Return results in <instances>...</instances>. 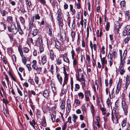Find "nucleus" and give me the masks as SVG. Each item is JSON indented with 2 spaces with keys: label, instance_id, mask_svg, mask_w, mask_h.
Instances as JSON below:
<instances>
[{
  "label": "nucleus",
  "instance_id": "nucleus-1",
  "mask_svg": "<svg viewBox=\"0 0 130 130\" xmlns=\"http://www.w3.org/2000/svg\"><path fill=\"white\" fill-rule=\"evenodd\" d=\"M119 51L120 56L121 65H123V63L125 62V57L127 55V51L126 50H124L123 54L121 50H120Z\"/></svg>",
  "mask_w": 130,
  "mask_h": 130
},
{
  "label": "nucleus",
  "instance_id": "nucleus-2",
  "mask_svg": "<svg viewBox=\"0 0 130 130\" xmlns=\"http://www.w3.org/2000/svg\"><path fill=\"white\" fill-rule=\"evenodd\" d=\"M122 34L124 36L130 35V26L127 25L123 29Z\"/></svg>",
  "mask_w": 130,
  "mask_h": 130
},
{
  "label": "nucleus",
  "instance_id": "nucleus-3",
  "mask_svg": "<svg viewBox=\"0 0 130 130\" xmlns=\"http://www.w3.org/2000/svg\"><path fill=\"white\" fill-rule=\"evenodd\" d=\"M7 27L8 31L10 32L12 31L14 34H16L18 32V30L14 24L11 25V27L9 26H8Z\"/></svg>",
  "mask_w": 130,
  "mask_h": 130
},
{
  "label": "nucleus",
  "instance_id": "nucleus-4",
  "mask_svg": "<svg viewBox=\"0 0 130 130\" xmlns=\"http://www.w3.org/2000/svg\"><path fill=\"white\" fill-rule=\"evenodd\" d=\"M121 104L124 114L125 115H126L128 112V106L124 101H122Z\"/></svg>",
  "mask_w": 130,
  "mask_h": 130
},
{
  "label": "nucleus",
  "instance_id": "nucleus-5",
  "mask_svg": "<svg viewBox=\"0 0 130 130\" xmlns=\"http://www.w3.org/2000/svg\"><path fill=\"white\" fill-rule=\"evenodd\" d=\"M109 54L110 56V57H111L112 58L113 57L114 58H116L117 57V53L115 50L113 49L112 51L111 50H110Z\"/></svg>",
  "mask_w": 130,
  "mask_h": 130
},
{
  "label": "nucleus",
  "instance_id": "nucleus-6",
  "mask_svg": "<svg viewBox=\"0 0 130 130\" xmlns=\"http://www.w3.org/2000/svg\"><path fill=\"white\" fill-rule=\"evenodd\" d=\"M78 73V76L76 77V80L80 82L85 80L83 74L82 73L79 74V72Z\"/></svg>",
  "mask_w": 130,
  "mask_h": 130
},
{
  "label": "nucleus",
  "instance_id": "nucleus-7",
  "mask_svg": "<svg viewBox=\"0 0 130 130\" xmlns=\"http://www.w3.org/2000/svg\"><path fill=\"white\" fill-rule=\"evenodd\" d=\"M41 62L42 64H44L47 61L46 57L45 55L43 54L41 56Z\"/></svg>",
  "mask_w": 130,
  "mask_h": 130
},
{
  "label": "nucleus",
  "instance_id": "nucleus-8",
  "mask_svg": "<svg viewBox=\"0 0 130 130\" xmlns=\"http://www.w3.org/2000/svg\"><path fill=\"white\" fill-rule=\"evenodd\" d=\"M34 17H33L31 18L29 24V28L30 29H31L34 26L33 22L34 21Z\"/></svg>",
  "mask_w": 130,
  "mask_h": 130
},
{
  "label": "nucleus",
  "instance_id": "nucleus-9",
  "mask_svg": "<svg viewBox=\"0 0 130 130\" xmlns=\"http://www.w3.org/2000/svg\"><path fill=\"white\" fill-rule=\"evenodd\" d=\"M54 42L55 43V46L57 49L60 48L61 47V44L60 43L57 39L55 40H54Z\"/></svg>",
  "mask_w": 130,
  "mask_h": 130
},
{
  "label": "nucleus",
  "instance_id": "nucleus-10",
  "mask_svg": "<svg viewBox=\"0 0 130 130\" xmlns=\"http://www.w3.org/2000/svg\"><path fill=\"white\" fill-rule=\"evenodd\" d=\"M57 19L58 21V23H59V24H60V26H62V24H61V22L62 21V19L61 18V17L60 14H59V13H57Z\"/></svg>",
  "mask_w": 130,
  "mask_h": 130
},
{
  "label": "nucleus",
  "instance_id": "nucleus-11",
  "mask_svg": "<svg viewBox=\"0 0 130 130\" xmlns=\"http://www.w3.org/2000/svg\"><path fill=\"white\" fill-rule=\"evenodd\" d=\"M49 92L48 90H45L43 92V95L45 98H47L49 96Z\"/></svg>",
  "mask_w": 130,
  "mask_h": 130
},
{
  "label": "nucleus",
  "instance_id": "nucleus-12",
  "mask_svg": "<svg viewBox=\"0 0 130 130\" xmlns=\"http://www.w3.org/2000/svg\"><path fill=\"white\" fill-rule=\"evenodd\" d=\"M67 112L69 113L70 111L71 105H70V101L69 100H68L67 101Z\"/></svg>",
  "mask_w": 130,
  "mask_h": 130
},
{
  "label": "nucleus",
  "instance_id": "nucleus-13",
  "mask_svg": "<svg viewBox=\"0 0 130 130\" xmlns=\"http://www.w3.org/2000/svg\"><path fill=\"white\" fill-rule=\"evenodd\" d=\"M126 19V20H128L130 18V11H126L125 13Z\"/></svg>",
  "mask_w": 130,
  "mask_h": 130
},
{
  "label": "nucleus",
  "instance_id": "nucleus-14",
  "mask_svg": "<svg viewBox=\"0 0 130 130\" xmlns=\"http://www.w3.org/2000/svg\"><path fill=\"white\" fill-rule=\"evenodd\" d=\"M17 26L18 28V30L19 34L22 35L23 34V32L22 30L21 27L20 26V24L19 22H17Z\"/></svg>",
  "mask_w": 130,
  "mask_h": 130
},
{
  "label": "nucleus",
  "instance_id": "nucleus-15",
  "mask_svg": "<svg viewBox=\"0 0 130 130\" xmlns=\"http://www.w3.org/2000/svg\"><path fill=\"white\" fill-rule=\"evenodd\" d=\"M101 61V64H106L107 63V60H106V58L105 57H103L102 58L101 56H100Z\"/></svg>",
  "mask_w": 130,
  "mask_h": 130
},
{
  "label": "nucleus",
  "instance_id": "nucleus-16",
  "mask_svg": "<svg viewBox=\"0 0 130 130\" xmlns=\"http://www.w3.org/2000/svg\"><path fill=\"white\" fill-rule=\"evenodd\" d=\"M65 102L64 101H63V102H62L61 103V104L60 105V108H61V111H60V112L61 113V112H64V108H65Z\"/></svg>",
  "mask_w": 130,
  "mask_h": 130
},
{
  "label": "nucleus",
  "instance_id": "nucleus-17",
  "mask_svg": "<svg viewBox=\"0 0 130 130\" xmlns=\"http://www.w3.org/2000/svg\"><path fill=\"white\" fill-rule=\"evenodd\" d=\"M22 62L25 65L26 64L27 60L28 61L30 60V59L29 58L26 57H22Z\"/></svg>",
  "mask_w": 130,
  "mask_h": 130
},
{
  "label": "nucleus",
  "instance_id": "nucleus-18",
  "mask_svg": "<svg viewBox=\"0 0 130 130\" xmlns=\"http://www.w3.org/2000/svg\"><path fill=\"white\" fill-rule=\"evenodd\" d=\"M114 115L115 116V119H114V120H116V121L115 122V124H116L118 123V113L116 112L115 110H114Z\"/></svg>",
  "mask_w": 130,
  "mask_h": 130
},
{
  "label": "nucleus",
  "instance_id": "nucleus-19",
  "mask_svg": "<svg viewBox=\"0 0 130 130\" xmlns=\"http://www.w3.org/2000/svg\"><path fill=\"white\" fill-rule=\"evenodd\" d=\"M121 84L119 82L118 83L116 87V92L117 93H119L120 89Z\"/></svg>",
  "mask_w": 130,
  "mask_h": 130
},
{
  "label": "nucleus",
  "instance_id": "nucleus-20",
  "mask_svg": "<svg viewBox=\"0 0 130 130\" xmlns=\"http://www.w3.org/2000/svg\"><path fill=\"white\" fill-rule=\"evenodd\" d=\"M130 77L127 75L126 77V82L124 85H129L130 83Z\"/></svg>",
  "mask_w": 130,
  "mask_h": 130
},
{
  "label": "nucleus",
  "instance_id": "nucleus-21",
  "mask_svg": "<svg viewBox=\"0 0 130 130\" xmlns=\"http://www.w3.org/2000/svg\"><path fill=\"white\" fill-rule=\"evenodd\" d=\"M0 12L3 17L6 16L8 14V12L4 10H1Z\"/></svg>",
  "mask_w": 130,
  "mask_h": 130
},
{
  "label": "nucleus",
  "instance_id": "nucleus-22",
  "mask_svg": "<svg viewBox=\"0 0 130 130\" xmlns=\"http://www.w3.org/2000/svg\"><path fill=\"white\" fill-rule=\"evenodd\" d=\"M114 88L112 89L110 92L109 91V94L110 98H112L115 96V94L114 93Z\"/></svg>",
  "mask_w": 130,
  "mask_h": 130
},
{
  "label": "nucleus",
  "instance_id": "nucleus-23",
  "mask_svg": "<svg viewBox=\"0 0 130 130\" xmlns=\"http://www.w3.org/2000/svg\"><path fill=\"white\" fill-rule=\"evenodd\" d=\"M126 124V119L124 118L122 121L121 123V125L123 128L125 127Z\"/></svg>",
  "mask_w": 130,
  "mask_h": 130
},
{
  "label": "nucleus",
  "instance_id": "nucleus-24",
  "mask_svg": "<svg viewBox=\"0 0 130 130\" xmlns=\"http://www.w3.org/2000/svg\"><path fill=\"white\" fill-rule=\"evenodd\" d=\"M39 32V30L37 29H34L32 32V35L33 36H36Z\"/></svg>",
  "mask_w": 130,
  "mask_h": 130
},
{
  "label": "nucleus",
  "instance_id": "nucleus-25",
  "mask_svg": "<svg viewBox=\"0 0 130 130\" xmlns=\"http://www.w3.org/2000/svg\"><path fill=\"white\" fill-rule=\"evenodd\" d=\"M114 27L118 31L119 30L120 27L119 23L117 22L115 23Z\"/></svg>",
  "mask_w": 130,
  "mask_h": 130
},
{
  "label": "nucleus",
  "instance_id": "nucleus-26",
  "mask_svg": "<svg viewBox=\"0 0 130 130\" xmlns=\"http://www.w3.org/2000/svg\"><path fill=\"white\" fill-rule=\"evenodd\" d=\"M50 58L51 60H53L54 59V55L52 50H50Z\"/></svg>",
  "mask_w": 130,
  "mask_h": 130
},
{
  "label": "nucleus",
  "instance_id": "nucleus-27",
  "mask_svg": "<svg viewBox=\"0 0 130 130\" xmlns=\"http://www.w3.org/2000/svg\"><path fill=\"white\" fill-rule=\"evenodd\" d=\"M129 85H124V90L126 93L129 90V88L128 87Z\"/></svg>",
  "mask_w": 130,
  "mask_h": 130
},
{
  "label": "nucleus",
  "instance_id": "nucleus-28",
  "mask_svg": "<svg viewBox=\"0 0 130 130\" xmlns=\"http://www.w3.org/2000/svg\"><path fill=\"white\" fill-rule=\"evenodd\" d=\"M122 66L121 67L119 70V71L120 72V74L122 75H123L125 72V71L124 70V68H123L122 66L123 65H121Z\"/></svg>",
  "mask_w": 130,
  "mask_h": 130
},
{
  "label": "nucleus",
  "instance_id": "nucleus-29",
  "mask_svg": "<svg viewBox=\"0 0 130 130\" xmlns=\"http://www.w3.org/2000/svg\"><path fill=\"white\" fill-rule=\"evenodd\" d=\"M46 29L48 30V34L50 36H52V29L51 26L46 28Z\"/></svg>",
  "mask_w": 130,
  "mask_h": 130
},
{
  "label": "nucleus",
  "instance_id": "nucleus-30",
  "mask_svg": "<svg viewBox=\"0 0 130 130\" xmlns=\"http://www.w3.org/2000/svg\"><path fill=\"white\" fill-rule=\"evenodd\" d=\"M120 5L122 9H123L125 6V3L124 0L121 1L120 2Z\"/></svg>",
  "mask_w": 130,
  "mask_h": 130
},
{
  "label": "nucleus",
  "instance_id": "nucleus-31",
  "mask_svg": "<svg viewBox=\"0 0 130 130\" xmlns=\"http://www.w3.org/2000/svg\"><path fill=\"white\" fill-rule=\"evenodd\" d=\"M1 24L2 25V26L4 27L3 29H2L1 27V29L0 28L1 31H4L6 29V26L4 23H1Z\"/></svg>",
  "mask_w": 130,
  "mask_h": 130
},
{
  "label": "nucleus",
  "instance_id": "nucleus-32",
  "mask_svg": "<svg viewBox=\"0 0 130 130\" xmlns=\"http://www.w3.org/2000/svg\"><path fill=\"white\" fill-rule=\"evenodd\" d=\"M35 70H36L37 74H40L42 68L41 67H37Z\"/></svg>",
  "mask_w": 130,
  "mask_h": 130
},
{
  "label": "nucleus",
  "instance_id": "nucleus-33",
  "mask_svg": "<svg viewBox=\"0 0 130 130\" xmlns=\"http://www.w3.org/2000/svg\"><path fill=\"white\" fill-rule=\"evenodd\" d=\"M78 95L79 97L82 100V99L84 97V94L81 92H80L78 93Z\"/></svg>",
  "mask_w": 130,
  "mask_h": 130
},
{
  "label": "nucleus",
  "instance_id": "nucleus-34",
  "mask_svg": "<svg viewBox=\"0 0 130 130\" xmlns=\"http://www.w3.org/2000/svg\"><path fill=\"white\" fill-rule=\"evenodd\" d=\"M3 111L5 116L9 114L8 110L7 109H6L4 107Z\"/></svg>",
  "mask_w": 130,
  "mask_h": 130
},
{
  "label": "nucleus",
  "instance_id": "nucleus-35",
  "mask_svg": "<svg viewBox=\"0 0 130 130\" xmlns=\"http://www.w3.org/2000/svg\"><path fill=\"white\" fill-rule=\"evenodd\" d=\"M73 116V120L74 122H76V120L78 118V116L75 114H73L72 115Z\"/></svg>",
  "mask_w": 130,
  "mask_h": 130
},
{
  "label": "nucleus",
  "instance_id": "nucleus-36",
  "mask_svg": "<svg viewBox=\"0 0 130 130\" xmlns=\"http://www.w3.org/2000/svg\"><path fill=\"white\" fill-rule=\"evenodd\" d=\"M74 103L77 105H79L80 103V101L78 99H75L74 100Z\"/></svg>",
  "mask_w": 130,
  "mask_h": 130
},
{
  "label": "nucleus",
  "instance_id": "nucleus-37",
  "mask_svg": "<svg viewBox=\"0 0 130 130\" xmlns=\"http://www.w3.org/2000/svg\"><path fill=\"white\" fill-rule=\"evenodd\" d=\"M86 59L87 60L89 64L90 63V58L89 55L86 54Z\"/></svg>",
  "mask_w": 130,
  "mask_h": 130
},
{
  "label": "nucleus",
  "instance_id": "nucleus-38",
  "mask_svg": "<svg viewBox=\"0 0 130 130\" xmlns=\"http://www.w3.org/2000/svg\"><path fill=\"white\" fill-rule=\"evenodd\" d=\"M55 114H52L51 115V119L53 122H54L55 120Z\"/></svg>",
  "mask_w": 130,
  "mask_h": 130
},
{
  "label": "nucleus",
  "instance_id": "nucleus-39",
  "mask_svg": "<svg viewBox=\"0 0 130 130\" xmlns=\"http://www.w3.org/2000/svg\"><path fill=\"white\" fill-rule=\"evenodd\" d=\"M8 74L9 76L11 77L12 79L15 82H16L15 79L13 77L12 73L10 71L8 72Z\"/></svg>",
  "mask_w": 130,
  "mask_h": 130
},
{
  "label": "nucleus",
  "instance_id": "nucleus-40",
  "mask_svg": "<svg viewBox=\"0 0 130 130\" xmlns=\"http://www.w3.org/2000/svg\"><path fill=\"white\" fill-rule=\"evenodd\" d=\"M19 19L21 22V23L24 24L25 23V20L24 18L22 17H19Z\"/></svg>",
  "mask_w": 130,
  "mask_h": 130
},
{
  "label": "nucleus",
  "instance_id": "nucleus-41",
  "mask_svg": "<svg viewBox=\"0 0 130 130\" xmlns=\"http://www.w3.org/2000/svg\"><path fill=\"white\" fill-rule=\"evenodd\" d=\"M23 52L24 53H27L29 51V49L28 48L26 47H25L23 48Z\"/></svg>",
  "mask_w": 130,
  "mask_h": 130
},
{
  "label": "nucleus",
  "instance_id": "nucleus-42",
  "mask_svg": "<svg viewBox=\"0 0 130 130\" xmlns=\"http://www.w3.org/2000/svg\"><path fill=\"white\" fill-rule=\"evenodd\" d=\"M57 77L60 82L61 83L62 81V78L60 76L59 74H57Z\"/></svg>",
  "mask_w": 130,
  "mask_h": 130
},
{
  "label": "nucleus",
  "instance_id": "nucleus-43",
  "mask_svg": "<svg viewBox=\"0 0 130 130\" xmlns=\"http://www.w3.org/2000/svg\"><path fill=\"white\" fill-rule=\"evenodd\" d=\"M86 91L85 92V99L86 101H89V98L88 95H87L86 94Z\"/></svg>",
  "mask_w": 130,
  "mask_h": 130
},
{
  "label": "nucleus",
  "instance_id": "nucleus-44",
  "mask_svg": "<svg viewBox=\"0 0 130 130\" xmlns=\"http://www.w3.org/2000/svg\"><path fill=\"white\" fill-rule=\"evenodd\" d=\"M91 110L92 114H93L95 112L94 107L93 105H91Z\"/></svg>",
  "mask_w": 130,
  "mask_h": 130
},
{
  "label": "nucleus",
  "instance_id": "nucleus-45",
  "mask_svg": "<svg viewBox=\"0 0 130 130\" xmlns=\"http://www.w3.org/2000/svg\"><path fill=\"white\" fill-rule=\"evenodd\" d=\"M26 5L27 7H30L31 5V3L30 1L27 0H26Z\"/></svg>",
  "mask_w": 130,
  "mask_h": 130
},
{
  "label": "nucleus",
  "instance_id": "nucleus-46",
  "mask_svg": "<svg viewBox=\"0 0 130 130\" xmlns=\"http://www.w3.org/2000/svg\"><path fill=\"white\" fill-rule=\"evenodd\" d=\"M127 37L125 39L124 42L125 43H127L130 39V35H127Z\"/></svg>",
  "mask_w": 130,
  "mask_h": 130
},
{
  "label": "nucleus",
  "instance_id": "nucleus-47",
  "mask_svg": "<svg viewBox=\"0 0 130 130\" xmlns=\"http://www.w3.org/2000/svg\"><path fill=\"white\" fill-rule=\"evenodd\" d=\"M81 83V84L82 85V87L83 89H84L86 87V85L85 83V80L83 81H81L80 82Z\"/></svg>",
  "mask_w": 130,
  "mask_h": 130
},
{
  "label": "nucleus",
  "instance_id": "nucleus-48",
  "mask_svg": "<svg viewBox=\"0 0 130 130\" xmlns=\"http://www.w3.org/2000/svg\"><path fill=\"white\" fill-rule=\"evenodd\" d=\"M110 27V23L109 22H107L106 23V30L108 31L109 30Z\"/></svg>",
  "mask_w": 130,
  "mask_h": 130
},
{
  "label": "nucleus",
  "instance_id": "nucleus-49",
  "mask_svg": "<svg viewBox=\"0 0 130 130\" xmlns=\"http://www.w3.org/2000/svg\"><path fill=\"white\" fill-rule=\"evenodd\" d=\"M110 60L109 61V65L110 67H111V65H112L113 64V59L111 57H110Z\"/></svg>",
  "mask_w": 130,
  "mask_h": 130
},
{
  "label": "nucleus",
  "instance_id": "nucleus-50",
  "mask_svg": "<svg viewBox=\"0 0 130 130\" xmlns=\"http://www.w3.org/2000/svg\"><path fill=\"white\" fill-rule=\"evenodd\" d=\"M7 21L10 22H11L12 21V17L9 16L7 17Z\"/></svg>",
  "mask_w": 130,
  "mask_h": 130
},
{
  "label": "nucleus",
  "instance_id": "nucleus-51",
  "mask_svg": "<svg viewBox=\"0 0 130 130\" xmlns=\"http://www.w3.org/2000/svg\"><path fill=\"white\" fill-rule=\"evenodd\" d=\"M35 81L36 84H38L39 83V78L37 76H36L35 78Z\"/></svg>",
  "mask_w": 130,
  "mask_h": 130
},
{
  "label": "nucleus",
  "instance_id": "nucleus-52",
  "mask_svg": "<svg viewBox=\"0 0 130 130\" xmlns=\"http://www.w3.org/2000/svg\"><path fill=\"white\" fill-rule=\"evenodd\" d=\"M3 102L4 103H5V105L9 103L7 99H5L4 98H3Z\"/></svg>",
  "mask_w": 130,
  "mask_h": 130
},
{
  "label": "nucleus",
  "instance_id": "nucleus-53",
  "mask_svg": "<svg viewBox=\"0 0 130 130\" xmlns=\"http://www.w3.org/2000/svg\"><path fill=\"white\" fill-rule=\"evenodd\" d=\"M17 91H18V93H19V94L20 96H22L23 94L22 93V92L20 90V89L19 88H17Z\"/></svg>",
  "mask_w": 130,
  "mask_h": 130
},
{
  "label": "nucleus",
  "instance_id": "nucleus-54",
  "mask_svg": "<svg viewBox=\"0 0 130 130\" xmlns=\"http://www.w3.org/2000/svg\"><path fill=\"white\" fill-rule=\"evenodd\" d=\"M5 79L7 81L8 85L9 83V80L8 79V76L6 74H5Z\"/></svg>",
  "mask_w": 130,
  "mask_h": 130
},
{
  "label": "nucleus",
  "instance_id": "nucleus-55",
  "mask_svg": "<svg viewBox=\"0 0 130 130\" xmlns=\"http://www.w3.org/2000/svg\"><path fill=\"white\" fill-rule=\"evenodd\" d=\"M73 60V64L74 66H75L77 64V60L76 59H74Z\"/></svg>",
  "mask_w": 130,
  "mask_h": 130
},
{
  "label": "nucleus",
  "instance_id": "nucleus-56",
  "mask_svg": "<svg viewBox=\"0 0 130 130\" xmlns=\"http://www.w3.org/2000/svg\"><path fill=\"white\" fill-rule=\"evenodd\" d=\"M12 59L13 62H16V58L15 56L14 55H13L12 56Z\"/></svg>",
  "mask_w": 130,
  "mask_h": 130
},
{
  "label": "nucleus",
  "instance_id": "nucleus-57",
  "mask_svg": "<svg viewBox=\"0 0 130 130\" xmlns=\"http://www.w3.org/2000/svg\"><path fill=\"white\" fill-rule=\"evenodd\" d=\"M76 17L77 19L79 20L80 19V14L79 12H77L76 14Z\"/></svg>",
  "mask_w": 130,
  "mask_h": 130
},
{
  "label": "nucleus",
  "instance_id": "nucleus-58",
  "mask_svg": "<svg viewBox=\"0 0 130 130\" xmlns=\"http://www.w3.org/2000/svg\"><path fill=\"white\" fill-rule=\"evenodd\" d=\"M39 1L41 4L44 5L46 3L45 0H39Z\"/></svg>",
  "mask_w": 130,
  "mask_h": 130
},
{
  "label": "nucleus",
  "instance_id": "nucleus-59",
  "mask_svg": "<svg viewBox=\"0 0 130 130\" xmlns=\"http://www.w3.org/2000/svg\"><path fill=\"white\" fill-rule=\"evenodd\" d=\"M26 67L27 68L28 70L29 71H30L31 70V67L30 65V64H27L26 65Z\"/></svg>",
  "mask_w": 130,
  "mask_h": 130
},
{
  "label": "nucleus",
  "instance_id": "nucleus-60",
  "mask_svg": "<svg viewBox=\"0 0 130 130\" xmlns=\"http://www.w3.org/2000/svg\"><path fill=\"white\" fill-rule=\"evenodd\" d=\"M71 35L72 38H74L75 35V33L74 32L72 31L71 33Z\"/></svg>",
  "mask_w": 130,
  "mask_h": 130
},
{
  "label": "nucleus",
  "instance_id": "nucleus-61",
  "mask_svg": "<svg viewBox=\"0 0 130 130\" xmlns=\"http://www.w3.org/2000/svg\"><path fill=\"white\" fill-rule=\"evenodd\" d=\"M35 19H36L39 20L40 18V17L39 16V14H35Z\"/></svg>",
  "mask_w": 130,
  "mask_h": 130
},
{
  "label": "nucleus",
  "instance_id": "nucleus-62",
  "mask_svg": "<svg viewBox=\"0 0 130 130\" xmlns=\"http://www.w3.org/2000/svg\"><path fill=\"white\" fill-rule=\"evenodd\" d=\"M76 112L77 114H79L81 113V111L80 109H78L76 110Z\"/></svg>",
  "mask_w": 130,
  "mask_h": 130
},
{
  "label": "nucleus",
  "instance_id": "nucleus-63",
  "mask_svg": "<svg viewBox=\"0 0 130 130\" xmlns=\"http://www.w3.org/2000/svg\"><path fill=\"white\" fill-rule=\"evenodd\" d=\"M57 63L58 64H60L61 63V60L58 59H57Z\"/></svg>",
  "mask_w": 130,
  "mask_h": 130
},
{
  "label": "nucleus",
  "instance_id": "nucleus-64",
  "mask_svg": "<svg viewBox=\"0 0 130 130\" xmlns=\"http://www.w3.org/2000/svg\"><path fill=\"white\" fill-rule=\"evenodd\" d=\"M124 130H130V125L129 124L127 125L126 128Z\"/></svg>",
  "mask_w": 130,
  "mask_h": 130
}]
</instances>
